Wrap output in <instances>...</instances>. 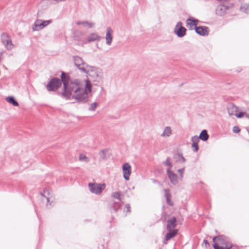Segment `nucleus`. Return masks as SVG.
<instances>
[{"instance_id":"nucleus-37","label":"nucleus","mask_w":249,"mask_h":249,"mask_svg":"<svg viewBox=\"0 0 249 249\" xmlns=\"http://www.w3.org/2000/svg\"><path fill=\"white\" fill-rule=\"evenodd\" d=\"M170 197H166V201H167V203L170 206H173V203L171 202V199H170Z\"/></svg>"},{"instance_id":"nucleus-20","label":"nucleus","mask_w":249,"mask_h":249,"mask_svg":"<svg viewBox=\"0 0 249 249\" xmlns=\"http://www.w3.org/2000/svg\"><path fill=\"white\" fill-rule=\"evenodd\" d=\"M199 139H200L203 141H207L209 138V136L207 134V130H202L199 135Z\"/></svg>"},{"instance_id":"nucleus-32","label":"nucleus","mask_w":249,"mask_h":249,"mask_svg":"<svg viewBox=\"0 0 249 249\" xmlns=\"http://www.w3.org/2000/svg\"><path fill=\"white\" fill-rule=\"evenodd\" d=\"M192 147L193 148L194 151H197L198 149V143H192Z\"/></svg>"},{"instance_id":"nucleus-33","label":"nucleus","mask_w":249,"mask_h":249,"mask_svg":"<svg viewBox=\"0 0 249 249\" xmlns=\"http://www.w3.org/2000/svg\"><path fill=\"white\" fill-rule=\"evenodd\" d=\"M164 196L166 198L168 197H171V195L169 193V190L168 189H165L164 190Z\"/></svg>"},{"instance_id":"nucleus-2","label":"nucleus","mask_w":249,"mask_h":249,"mask_svg":"<svg viewBox=\"0 0 249 249\" xmlns=\"http://www.w3.org/2000/svg\"><path fill=\"white\" fill-rule=\"evenodd\" d=\"M84 73L96 85L102 84L104 82V71L101 68L89 65Z\"/></svg>"},{"instance_id":"nucleus-16","label":"nucleus","mask_w":249,"mask_h":249,"mask_svg":"<svg viewBox=\"0 0 249 249\" xmlns=\"http://www.w3.org/2000/svg\"><path fill=\"white\" fill-rule=\"evenodd\" d=\"M176 227V218L173 217L167 222V229L169 231H172Z\"/></svg>"},{"instance_id":"nucleus-23","label":"nucleus","mask_w":249,"mask_h":249,"mask_svg":"<svg viewBox=\"0 0 249 249\" xmlns=\"http://www.w3.org/2000/svg\"><path fill=\"white\" fill-rule=\"evenodd\" d=\"M175 159L177 162L180 163H184L186 161L185 159L183 157L182 154H178L175 156Z\"/></svg>"},{"instance_id":"nucleus-29","label":"nucleus","mask_w":249,"mask_h":249,"mask_svg":"<svg viewBox=\"0 0 249 249\" xmlns=\"http://www.w3.org/2000/svg\"><path fill=\"white\" fill-rule=\"evenodd\" d=\"M184 170H185V168L184 167L178 170V173H179V174H180L179 179L180 180L182 179L183 174H184Z\"/></svg>"},{"instance_id":"nucleus-8","label":"nucleus","mask_w":249,"mask_h":249,"mask_svg":"<svg viewBox=\"0 0 249 249\" xmlns=\"http://www.w3.org/2000/svg\"><path fill=\"white\" fill-rule=\"evenodd\" d=\"M186 29L182 26L181 22H178L174 29L175 34L179 37H182L185 35Z\"/></svg>"},{"instance_id":"nucleus-39","label":"nucleus","mask_w":249,"mask_h":249,"mask_svg":"<svg viewBox=\"0 0 249 249\" xmlns=\"http://www.w3.org/2000/svg\"><path fill=\"white\" fill-rule=\"evenodd\" d=\"M203 242H204L206 245H207V244H209V243H208V241H207V240H204V241H203Z\"/></svg>"},{"instance_id":"nucleus-17","label":"nucleus","mask_w":249,"mask_h":249,"mask_svg":"<svg viewBox=\"0 0 249 249\" xmlns=\"http://www.w3.org/2000/svg\"><path fill=\"white\" fill-rule=\"evenodd\" d=\"M77 25H81L84 27H88L89 28H93L95 24L93 22L88 21H78L76 22Z\"/></svg>"},{"instance_id":"nucleus-35","label":"nucleus","mask_w":249,"mask_h":249,"mask_svg":"<svg viewBox=\"0 0 249 249\" xmlns=\"http://www.w3.org/2000/svg\"><path fill=\"white\" fill-rule=\"evenodd\" d=\"M233 132L235 133H239L240 131V129L238 126H234L233 127Z\"/></svg>"},{"instance_id":"nucleus-28","label":"nucleus","mask_w":249,"mask_h":249,"mask_svg":"<svg viewBox=\"0 0 249 249\" xmlns=\"http://www.w3.org/2000/svg\"><path fill=\"white\" fill-rule=\"evenodd\" d=\"M99 155L100 157L101 158V159H103V160L105 159L106 158V151L105 150H103L101 151L99 153Z\"/></svg>"},{"instance_id":"nucleus-40","label":"nucleus","mask_w":249,"mask_h":249,"mask_svg":"<svg viewBox=\"0 0 249 249\" xmlns=\"http://www.w3.org/2000/svg\"><path fill=\"white\" fill-rule=\"evenodd\" d=\"M2 55V53H0V56H1Z\"/></svg>"},{"instance_id":"nucleus-31","label":"nucleus","mask_w":249,"mask_h":249,"mask_svg":"<svg viewBox=\"0 0 249 249\" xmlns=\"http://www.w3.org/2000/svg\"><path fill=\"white\" fill-rule=\"evenodd\" d=\"M245 112H240L239 113H238V112H237L235 115V116L238 118H241L245 115Z\"/></svg>"},{"instance_id":"nucleus-34","label":"nucleus","mask_w":249,"mask_h":249,"mask_svg":"<svg viewBox=\"0 0 249 249\" xmlns=\"http://www.w3.org/2000/svg\"><path fill=\"white\" fill-rule=\"evenodd\" d=\"M165 164L168 166H169L170 169H171V167L172 166V163L171 162H170L169 158H167L166 160V161H165Z\"/></svg>"},{"instance_id":"nucleus-15","label":"nucleus","mask_w":249,"mask_h":249,"mask_svg":"<svg viewBox=\"0 0 249 249\" xmlns=\"http://www.w3.org/2000/svg\"><path fill=\"white\" fill-rule=\"evenodd\" d=\"M208 28L207 27H196L195 31L196 33L201 36H205L208 34Z\"/></svg>"},{"instance_id":"nucleus-13","label":"nucleus","mask_w":249,"mask_h":249,"mask_svg":"<svg viewBox=\"0 0 249 249\" xmlns=\"http://www.w3.org/2000/svg\"><path fill=\"white\" fill-rule=\"evenodd\" d=\"M186 26L189 29H193L194 27H196L198 20L194 18H190L186 20Z\"/></svg>"},{"instance_id":"nucleus-4","label":"nucleus","mask_w":249,"mask_h":249,"mask_svg":"<svg viewBox=\"0 0 249 249\" xmlns=\"http://www.w3.org/2000/svg\"><path fill=\"white\" fill-rule=\"evenodd\" d=\"M73 61L75 66L82 72H85L89 66V65L85 63L82 58L78 56H74Z\"/></svg>"},{"instance_id":"nucleus-5","label":"nucleus","mask_w":249,"mask_h":249,"mask_svg":"<svg viewBox=\"0 0 249 249\" xmlns=\"http://www.w3.org/2000/svg\"><path fill=\"white\" fill-rule=\"evenodd\" d=\"M89 187L90 191L93 194L100 195L106 188V184L104 183H89Z\"/></svg>"},{"instance_id":"nucleus-38","label":"nucleus","mask_w":249,"mask_h":249,"mask_svg":"<svg viewBox=\"0 0 249 249\" xmlns=\"http://www.w3.org/2000/svg\"><path fill=\"white\" fill-rule=\"evenodd\" d=\"M245 116H246V117L249 119V112H245Z\"/></svg>"},{"instance_id":"nucleus-11","label":"nucleus","mask_w":249,"mask_h":249,"mask_svg":"<svg viewBox=\"0 0 249 249\" xmlns=\"http://www.w3.org/2000/svg\"><path fill=\"white\" fill-rule=\"evenodd\" d=\"M112 34V30L109 27L107 28L106 35V43L108 46L111 45L113 39Z\"/></svg>"},{"instance_id":"nucleus-30","label":"nucleus","mask_w":249,"mask_h":249,"mask_svg":"<svg viewBox=\"0 0 249 249\" xmlns=\"http://www.w3.org/2000/svg\"><path fill=\"white\" fill-rule=\"evenodd\" d=\"M199 137L197 136H194L192 137L191 141L192 142V143H196L199 142Z\"/></svg>"},{"instance_id":"nucleus-6","label":"nucleus","mask_w":249,"mask_h":249,"mask_svg":"<svg viewBox=\"0 0 249 249\" xmlns=\"http://www.w3.org/2000/svg\"><path fill=\"white\" fill-rule=\"evenodd\" d=\"M52 22L51 20H43L36 19L32 26L33 31H37L43 29Z\"/></svg>"},{"instance_id":"nucleus-3","label":"nucleus","mask_w":249,"mask_h":249,"mask_svg":"<svg viewBox=\"0 0 249 249\" xmlns=\"http://www.w3.org/2000/svg\"><path fill=\"white\" fill-rule=\"evenodd\" d=\"M214 249H229L231 248V244L229 243L227 238L224 236H219L213 238Z\"/></svg>"},{"instance_id":"nucleus-18","label":"nucleus","mask_w":249,"mask_h":249,"mask_svg":"<svg viewBox=\"0 0 249 249\" xmlns=\"http://www.w3.org/2000/svg\"><path fill=\"white\" fill-rule=\"evenodd\" d=\"M41 195L47 200V205L48 206L49 205V202L53 198L52 193L49 190H44L43 193H41Z\"/></svg>"},{"instance_id":"nucleus-21","label":"nucleus","mask_w":249,"mask_h":249,"mask_svg":"<svg viewBox=\"0 0 249 249\" xmlns=\"http://www.w3.org/2000/svg\"><path fill=\"white\" fill-rule=\"evenodd\" d=\"M6 101L11 104H12L14 106L17 107L18 106V103L15 101L14 98L12 96H9L5 98Z\"/></svg>"},{"instance_id":"nucleus-22","label":"nucleus","mask_w":249,"mask_h":249,"mask_svg":"<svg viewBox=\"0 0 249 249\" xmlns=\"http://www.w3.org/2000/svg\"><path fill=\"white\" fill-rule=\"evenodd\" d=\"M170 232L166 234L165 236V239L166 240L168 241L169 239H170L171 238L175 236L178 232V230H174L173 231H169Z\"/></svg>"},{"instance_id":"nucleus-7","label":"nucleus","mask_w":249,"mask_h":249,"mask_svg":"<svg viewBox=\"0 0 249 249\" xmlns=\"http://www.w3.org/2000/svg\"><path fill=\"white\" fill-rule=\"evenodd\" d=\"M1 40L3 45L7 50H11L15 47L10 36L6 33H3L1 36Z\"/></svg>"},{"instance_id":"nucleus-24","label":"nucleus","mask_w":249,"mask_h":249,"mask_svg":"<svg viewBox=\"0 0 249 249\" xmlns=\"http://www.w3.org/2000/svg\"><path fill=\"white\" fill-rule=\"evenodd\" d=\"M240 10L246 13H249V4H244L240 7Z\"/></svg>"},{"instance_id":"nucleus-1","label":"nucleus","mask_w":249,"mask_h":249,"mask_svg":"<svg viewBox=\"0 0 249 249\" xmlns=\"http://www.w3.org/2000/svg\"><path fill=\"white\" fill-rule=\"evenodd\" d=\"M63 83V91L61 93L63 98L66 99H74L78 102L86 101L88 95L91 92L92 86L89 79L84 80L74 79L70 80L67 75L62 73L61 80L58 78L52 79L46 86L48 91L57 89Z\"/></svg>"},{"instance_id":"nucleus-26","label":"nucleus","mask_w":249,"mask_h":249,"mask_svg":"<svg viewBox=\"0 0 249 249\" xmlns=\"http://www.w3.org/2000/svg\"><path fill=\"white\" fill-rule=\"evenodd\" d=\"M98 106V103L96 102H94L91 103L89 107V110L91 111H94L95 110L96 108Z\"/></svg>"},{"instance_id":"nucleus-9","label":"nucleus","mask_w":249,"mask_h":249,"mask_svg":"<svg viewBox=\"0 0 249 249\" xmlns=\"http://www.w3.org/2000/svg\"><path fill=\"white\" fill-rule=\"evenodd\" d=\"M123 177L126 180L129 179L131 173V167L128 163H124L122 166Z\"/></svg>"},{"instance_id":"nucleus-14","label":"nucleus","mask_w":249,"mask_h":249,"mask_svg":"<svg viewBox=\"0 0 249 249\" xmlns=\"http://www.w3.org/2000/svg\"><path fill=\"white\" fill-rule=\"evenodd\" d=\"M238 107L234 105L230 104L227 107L229 115L231 116L232 115L235 116L237 112H238Z\"/></svg>"},{"instance_id":"nucleus-25","label":"nucleus","mask_w":249,"mask_h":249,"mask_svg":"<svg viewBox=\"0 0 249 249\" xmlns=\"http://www.w3.org/2000/svg\"><path fill=\"white\" fill-rule=\"evenodd\" d=\"M79 160L81 161H84L88 162L89 161V158H88L85 155L81 154L79 157Z\"/></svg>"},{"instance_id":"nucleus-36","label":"nucleus","mask_w":249,"mask_h":249,"mask_svg":"<svg viewBox=\"0 0 249 249\" xmlns=\"http://www.w3.org/2000/svg\"><path fill=\"white\" fill-rule=\"evenodd\" d=\"M124 211H126L128 213H129L130 212V206L129 204H126L125 205Z\"/></svg>"},{"instance_id":"nucleus-12","label":"nucleus","mask_w":249,"mask_h":249,"mask_svg":"<svg viewBox=\"0 0 249 249\" xmlns=\"http://www.w3.org/2000/svg\"><path fill=\"white\" fill-rule=\"evenodd\" d=\"M101 36L96 33H91L89 34L86 37L87 42H91L100 40Z\"/></svg>"},{"instance_id":"nucleus-19","label":"nucleus","mask_w":249,"mask_h":249,"mask_svg":"<svg viewBox=\"0 0 249 249\" xmlns=\"http://www.w3.org/2000/svg\"><path fill=\"white\" fill-rule=\"evenodd\" d=\"M172 135V129L170 126H166L161 136L164 138L169 137Z\"/></svg>"},{"instance_id":"nucleus-27","label":"nucleus","mask_w":249,"mask_h":249,"mask_svg":"<svg viewBox=\"0 0 249 249\" xmlns=\"http://www.w3.org/2000/svg\"><path fill=\"white\" fill-rule=\"evenodd\" d=\"M111 196L112 197H114L115 198H116L117 199H118L119 200H121V194H120V193L119 192H113L112 194H111Z\"/></svg>"},{"instance_id":"nucleus-10","label":"nucleus","mask_w":249,"mask_h":249,"mask_svg":"<svg viewBox=\"0 0 249 249\" xmlns=\"http://www.w3.org/2000/svg\"><path fill=\"white\" fill-rule=\"evenodd\" d=\"M167 174L171 182L176 185L178 183V177L176 174H175L170 168L167 169Z\"/></svg>"}]
</instances>
